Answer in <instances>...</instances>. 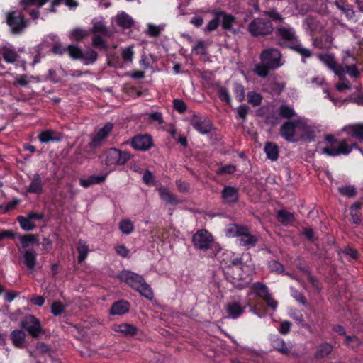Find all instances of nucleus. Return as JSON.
<instances>
[{
	"mask_svg": "<svg viewBox=\"0 0 363 363\" xmlns=\"http://www.w3.org/2000/svg\"><path fill=\"white\" fill-rule=\"evenodd\" d=\"M341 133H345L348 137L338 143V147H324L322 153L328 156L336 157L340 155H347L353 150H357L363 155V150L358 147L356 142H352L351 138L363 143V123H352L345 125Z\"/></svg>",
	"mask_w": 363,
	"mask_h": 363,
	"instance_id": "obj_1",
	"label": "nucleus"
},
{
	"mask_svg": "<svg viewBox=\"0 0 363 363\" xmlns=\"http://www.w3.org/2000/svg\"><path fill=\"white\" fill-rule=\"evenodd\" d=\"M223 270L227 279L239 289L245 287L252 279L250 274L252 269L242 262L241 257L233 258Z\"/></svg>",
	"mask_w": 363,
	"mask_h": 363,
	"instance_id": "obj_2",
	"label": "nucleus"
},
{
	"mask_svg": "<svg viewBox=\"0 0 363 363\" xmlns=\"http://www.w3.org/2000/svg\"><path fill=\"white\" fill-rule=\"evenodd\" d=\"M280 133L286 140L291 143L313 140L311 128L302 118L284 123L281 126Z\"/></svg>",
	"mask_w": 363,
	"mask_h": 363,
	"instance_id": "obj_3",
	"label": "nucleus"
},
{
	"mask_svg": "<svg viewBox=\"0 0 363 363\" xmlns=\"http://www.w3.org/2000/svg\"><path fill=\"white\" fill-rule=\"evenodd\" d=\"M118 277L121 281L126 283L147 299L153 298L154 294L150 286L140 274L129 270H123L118 274Z\"/></svg>",
	"mask_w": 363,
	"mask_h": 363,
	"instance_id": "obj_4",
	"label": "nucleus"
},
{
	"mask_svg": "<svg viewBox=\"0 0 363 363\" xmlns=\"http://www.w3.org/2000/svg\"><path fill=\"white\" fill-rule=\"evenodd\" d=\"M226 235L228 237L237 238L240 245L247 247H254L257 242V237L252 235L248 228L235 224L228 226Z\"/></svg>",
	"mask_w": 363,
	"mask_h": 363,
	"instance_id": "obj_5",
	"label": "nucleus"
},
{
	"mask_svg": "<svg viewBox=\"0 0 363 363\" xmlns=\"http://www.w3.org/2000/svg\"><path fill=\"white\" fill-rule=\"evenodd\" d=\"M6 21L13 34L18 35L27 28L28 21L18 11H9L6 14Z\"/></svg>",
	"mask_w": 363,
	"mask_h": 363,
	"instance_id": "obj_6",
	"label": "nucleus"
},
{
	"mask_svg": "<svg viewBox=\"0 0 363 363\" xmlns=\"http://www.w3.org/2000/svg\"><path fill=\"white\" fill-rule=\"evenodd\" d=\"M192 243L196 249L200 250H207L216 245L213 235L206 229L199 230L193 235Z\"/></svg>",
	"mask_w": 363,
	"mask_h": 363,
	"instance_id": "obj_7",
	"label": "nucleus"
},
{
	"mask_svg": "<svg viewBox=\"0 0 363 363\" xmlns=\"http://www.w3.org/2000/svg\"><path fill=\"white\" fill-rule=\"evenodd\" d=\"M275 34L278 39V44L281 46L289 48V45H292L298 39L295 29L289 26H278Z\"/></svg>",
	"mask_w": 363,
	"mask_h": 363,
	"instance_id": "obj_8",
	"label": "nucleus"
},
{
	"mask_svg": "<svg viewBox=\"0 0 363 363\" xmlns=\"http://www.w3.org/2000/svg\"><path fill=\"white\" fill-rule=\"evenodd\" d=\"M130 157L128 152H122L116 148H110L101 157L107 165L124 164Z\"/></svg>",
	"mask_w": 363,
	"mask_h": 363,
	"instance_id": "obj_9",
	"label": "nucleus"
},
{
	"mask_svg": "<svg viewBox=\"0 0 363 363\" xmlns=\"http://www.w3.org/2000/svg\"><path fill=\"white\" fill-rule=\"evenodd\" d=\"M248 30L254 36L265 35L272 32L273 26L269 21L257 18L249 24Z\"/></svg>",
	"mask_w": 363,
	"mask_h": 363,
	"instance_id": "obj_10",
	"label": "nucleus"
},
{
	"mask_svg": "<svg viewBox=\"0 0 363 363\" xmlns=\"http://www.w3.org/2000/svg\"><path fill=\"white\" fill-rule=\"evenodd\" d=\"M281 52L275 48L264 50L261 54L262 62L266 63L272 69L281 67L283 63L281 62Z\"/></svg>",
	"mask_w": 363,
	"mask_h": 363,
	"instance_id": "obj_11",
	"label": "nucleus"
},
{
	"mask_svg": "<svg viewBox=\"0 0 363 363\" xmlns=\"http://www.w3.org/2000/svg\"><path fill=\"white\" fill-rule=\"evenodd\" d=\"M113 128L112 123H106L102 128H99L96 133L92 136L91 140L89 143V146L91 148H96L101 145L106 140Z\"/></svg>",
	"mask_w": 363,
	"mask_h": 363,
	"instance_id": "obj_12",
	"label": "nucleus"
},
{
	"mask_svg": "<svg viewBox=\"0 0 363 363\" xmlns=\"http://www.w3.org/2000/svg\"><path fill=\"white\" fill-rule=\"evenodd\" d=\"M21 324L33 337H38L43 332L39 320L32 315L26 316Z\"/></svg>",
	"mask_w": 363,
	"mask_h": 363,
	"instance_id": "obj_13",
	"label": "nucleus"
},
{
	"mask_svg": "<svg viewBox=\"0 0 363 363\" xmlns=\"http://www.w3.org/2000/svg\"><path fill=\"white\" fill-rule=\"evenodd\" d=\"M191 125L201 134H206L211 130V123L206 118L194 114L190 119Z\"/></svg>",
	"mask_w": 363,
	"mask_h": 363,
	"instance_id": "obj_14",
	"label": "nucleus"
},
{
	"mask_svg": "<svg viewBox=\"0 0 363 363\" xmlns=\"http://www.w3.org/2000/svg\"><path fill=\"white\" fill-rule=\"evenodd\" d=\"M131 146L137 150H147L152 146V138L147 135H139L133 138Z\"/></svg>",
	"mask_w": 363,
	"mask_h": 363,
	"instance_id": "obj_15",
	"label": "nucleus"
},
{
	"mask_svg": "<svg viewBox=\"0 0 363 363\" xmlns=\"http://www.w3.org/2000/svg\"><path fill=\"white\" fill-rule=\"evenodd\" d=\"M318 58L325 65L333 70L335 74L337 75L340 79H341L344 71L342 69V68H340V66H338L335 62L333 56L330 55H320Z\"/></svg>",
	"mask_w": 363,
	"mask_h": 363,
	"instance_id": "obj_16",
	"label": "nucleus"
},
{
	"mask_svg": "<svg viewBox=\"0 0 363 363\" xmlns=\"http://www.w3.org/2000/svg\"><path fill=\"white\" fill-rule=\"evenodd\" d=\"M225 308L229 317L233 319L239 318L245 310V306H242L238 301L230 302L225 305Z\"/></svg>",
	"mask_w": 363,
	"mask_h": 363,
	"instance_id": "obj_17",
	"label": "nucleus"
},
{
	"mask_svg": "<svg viewBox=\"0 0 363 363\" xmlns=\"http://www.w3.org/2000/svg\"><path fill=\"white\" fill-rule=\"evenodd\" d=\"M115 21L117 25L123 29L130 28L134 24L133 18L124 11L119 12L116 16Z\"/></svg>",
	"mask_w": 363,
	"mask_h": 363,
	"instance_id": "obj_18",
	"label": "nucleus"
},
{
	"mask_svg": "<svg viewBox=\"0 0 363 363\" xmlns=\"http://www.w3.org/2000/svg\"><path fill=\"white\" fill-rule=\"evenodd\" d=\"M222 198L226 203H235L238 199V190L231 186H225L222 191Z\"/></svg>",
	"mask_w": 363,
	"mask_h": 363,
	"instance_id": "obj_19",
	"label": "nucleus"
},
{
	"mask_svg": "<svg viewBox=\"0 0 363 363\" xmlns=\"http://www.w3.org/2000/svg\"><path fill=\"white\" fill-rule=\"evenodd\" d=\"M271 342L273 348L283 354H288L291 350V347L288 346L281 337L275 336L272 338Z\"/></svg>",
	"mask_w": 363,
	"mask_h": 363,
	"instance_id": "obj_20",
	"label": "nucleus"
},
{
	"mask_svg": "<svg viewBox=\"0 0 363 363\" xmlns=\"http://www.w3.org/2000/svg\"><path fill=\"white\" fill-rule=\"evenodd\" d=\"M113 330L126 336L135 335L138 332V328L135 325L129 323L116 324L113 325Z\"/></svg>",
	"mask_w": 363,
	"mask_h": 363,
	"instance_id": "obj_21",
	"label": "nucleus"
},
{
	"mask_svg": "<svg viewBox=\"0 0 363 363\" xmlns=\"http://www.w3.org/2000/svg\"><path fill=\"white\" fill-rule=\"evenodd\" d=\"M158 192L160 198L167 203L175 206L179 203L178 199L167 188L161 186L158 189Z\"/></svg>",
	"mask_w": 363,
	"mask_h": 363,
	"instance_id": "obj_22",
	"label": "nucleus"
},
{
	"mask_svg": "<svg viewBox=\"0 0 363 363\" xmlns=\"http://www.w3.org/2000/svg\"><path fill=\"white\" fill-rule=\"evenodd\" d=\"M130 308L129 303L125 301H119L114 303L110 310L111 315H121L126 313Z\"/></svg>",
	"mask_w": 363,
	"mask_h": 363,
	"instance_id": "obj_23",
	"label": "nucleus"
},
{
	"mask_svg": "<svg viewBox=\"0 0 363 363\" xmlns=\"http://www.w3.org/2000/svg\"><path fill=\"white\" fill-rule=\"evenodd\" d=\"M27 191L29 193L32 194H41L43 191V184L42 179L40 176L38 174H35L33 176L31 179V182L28 187L27 188Z\"/></svg>",
	"mask_w": 363,
	"mask_h": 363,
	"instance_id": "obj_24",
	"label": "nucleus"
},
{
	"mask_svg": "<svg viewBox=\"0 0 363 363\" xmlns=\"http://www.w3.org/2000/svg\"><path fill=\"white\" fill-rule=\"evenodd\" d=\"M106 178V175H91L87 179H81L79 183L84 188H88L91 185L102 183Z\"/></svg>",
	"mask_w": 363,
	"mask_h": 363,
	"instance_id": "obj_25",
	"label": "nucleus"
},
{
	"mask_svg": "<svg viewBox=\"0 0 363 363\" xmlns=\"http://www.w3.org/2000/svg\"><path fill=\"white\" fill-rule=\"evenodd\" d=\"M90 35V31L80 28H75L69 33V38L72 40L82 41Z\"/></svg>",
	"mask_w": 363,
	"mask_h": 363,
	"instance_id": "obj_26",
	"label": "nucleus"
},
{
	"mask_svg": "<svg viewBox=\"0 0 363 363\" xmlns=\"http://www.w3.org/2000/svg\"><path fill=\"white\" fill-rule=\"evenodd\" d=\"M264 152L267 158L272 161H276L279 157V147L275 143L268 142L264 146Z\"/></svg>",
	"mask_w": 363,
	"mask_h": 363,
	"instance_id": "obj_27",
	"label": "nucleus"
},
{
	"mask_svg": "<svg viewBox=\"0 0 363 363\" xmlns=\"http://www.w3.org/2000/svg\"><path fill=\"white\" fill-rule=\"evenodd\" d=\"M11 337L13 345L19 348H22L25 345L26 334L21 330H13L11 334Z\"/></svg>",
	"mask_w": 363,
	"mask_h": 363,
	"instance_id": "obj_28",
	"label": "nucleus"
},
{
	"mask_svg": "<svg viewBox=\"0 0 363 363\" xmlns=\"http://www.w3.org/2000/svg\"><path fill=\"white\" fill-rule=\"evenodd\" d=\"M98 58L97 52L91 49H86L84 52L83 51L81 60L85 65H89L94 64Z\"/></svg>",
	"mask_w": 363,
	"mask_h": 363,
	"instance_id": "obj_29",
	"label": "nucleus"
},
{
	"mask_svg": "<svg viewBox=\"0 0 363 363\" xmlns=\"http://www.w3.org/2000/svg\"><path fill=\"white\" fill-rule=\"evenodd\" d=\"M0 52L5 61L8 63L15 62L18 57V55L16 51L9 48L4 47Z\"/></svg>",
	"mask_w": 363,
	"mask_h": 363,
	"instance_id": "obj_30",
	"label": "nucleus"
},
{
	"mask_svg": "<svg viewBox=\"0 0 363 363\" xmlns=\"http://www.w3.org/2000/svg\"><path fill=\"white\" fill-rule=\"evenodd\" d=\"M218 16L220 18L223 29L230 30L235 21V17L223 11L218 12Z\"/></svg>",
	"mask_w": 363,
	"mask_h": 363,
	"instance_id": "obj_31",
	"label": "nucleus"
},
{
	"mask_svg": "<svg viewBox=\"0 0 363 363\" xmlns=\"http://www.w3.org/2000/svg\"><path fill=\"white\" fill-rule=\"evenodd\" d=\"M289 48L301 55L303 57H310L312 55V52L303 46L298 39L292 45H289Z\"/></svg>",
	"mask_w": 363,
	"mask_h": 363,
	"instance_id": "obj_32",
	"label": "nucleus"
},
{
	"mask_svg": "<svg viewBox=\"0 0 363 363\" xmlns=\"http://www.w3.org/2000/svg\"><path fill=\"white\" fill-rule=\"evenodd\" d=\"M333 347L329 343H323L320 345L315 354L317 359H321L329 355L333 351Z\"/></svg>",
	"mask_w": 363,
	"mask_h": 363,
	"instance_id": "obj_33",
	"label": "nucleus"
},
{
	"mask_svg": "<svg viewBox=\"0 0 363 363\" xmlns=\"http://www.w3.org/2000/svg\"><path fill=\"white\" fill-rule=\"evenodd\" d=\"M252 288L254 289L255 294L262 299L265 298L270 294L269 293L267 286L260 282L254 283Z\"/></svg>",
	"mask_w": 363,
	"mask_h": 363,
	"instance_id": "obj_34",
	"label": "nucleus"
},
{
	"mask_svg": "<svg viewBox=\"0 0 363 363\" xmlns=\"http://www.w3.org/2000/svg\"><path fill=\"white\" fill-rule=\"evenodd\" d=\"M25 263L30 269L34 268L36 264V254L33 250H26L23 254Z\"/></svg>",
	"mask_w": 363,
	"mask_h": 363,
	"instance_id": "obj_35",
	"label": "nucleus"
},
{
	"mask_svg": "<svg viewBox=\"0 0 363 363\" xmlns=\"http://www.w3.org/2000/svg\"><path fill=\"white\" fill-rule=\"evenodd\" d=\"M277 218L279 222L286 225L291 223L294 221V216L292 213L281 210L279 211V212L277 213Z\"/></svg>",
	"mask_w": 363,
	"mask_h": 363,
	"instance_id": "obj_36",
	"label": "nucleus"
},
{
	"mask_svg": "<svg viewBox=\"0 0 363 363\" xmlns=\"http://www.w3.org/2000/svg\"><path fill=\"white\" fill-rule=\"evenodd\" d=\"M67 52L72 59L81 60L83 50L79 46L69 45L67 47Z\"/></svg>",
	"mask_w": 363,
	"mask_h": 363,
	"instance_id": "obj_37",
	"label": "nucleus"
},
{
	"mask_svg": "<svg viewBox=\"0 0 363 363\" xmlns=\"http://www.w3.org/2000/svg\"><path fill=\"white\" fill-rule=\"evenodd\" d=\"M21 227L22 229L30 231L33 230L35 228V225L33 223V222L30 220L27 216H18L17 218Z\"/></svg>",
	"mask_w": 363,
	"mask_h": 363,
	"instance_id": "obj_38",
	"label": "nucleus"
},
{
	"mask_svg": "<svg viewBox=\"0 0 363 363\" xmlns=\"http://www.w3.org/2000/svg\"><path fill=\"white\" fill-rule=\"evenodd\" d=\"M77 250L79 252L78 261L82 262L87 257L89 248L85 242L80 240L77 245Z\"/></svg>",
	"mask_w": 363,
	"mask_h": 363,
	"instance_id": "obj_39",
	"label": "nucleus"
},
{
	"mask_svg": "<svg viewBox=\"0 0 363 363\" xmlns=\"http://www.w3.org/2000/svg\"><path fill=\"white\" fill-rule=\"evenodd\" d=\"M119 229L125 234H130L133 230L134 226L132 221L130 219H123L119 223Z\"/></svg>",
	"mask_w": 363,
	"mask_h": 363,
	"instance_id": "obj_40",
	"label": "nucleus"
},
{
	"mask_svg": "<svg viewBox=\"0 0 363 363\" xmlns=\"http://www.w3.org/2000/svg\"><path fill=\"white\" fill-rule=\"evenodd\" d=\"M340 68H342V69L344 71L342 77H344L345 74H347L351 77L354 78H357L360 75V72L357 68V64L346 67L340 66Z\"/></svg>",
	"mask_w": 363,
	"mask_h": 363,
	"instance_id": "obj_41",
	"label": "nucleus"
},
{
	"mask_svg": "<svg viewBox=\"0 0 363 363\" xmlns=\"http://www.w3.org/2000/svg\"><path fill=\"white\" fill-rule=\"evenodd\" d=\"M338 190L342 195L349 198H353L357 195V190L354 186H341Z\"/></svg>",
	"mask_w": 363,
	"mask_h": 363,
	"instance_id": "obj_42",
	"label": "nucleus"
},
{
	"mask_svg": "<svg viewBox=\"0 0 363 363\" xmlns=\"http://www.w3.org/2000/svg\"><path fill=\"white\" fill-rule=\"evenodd\" d=\"M356 58L350 53L349 51H344L342 54V62L338 66L346 67L352 65L357 64Z\"/></svg>",
	"mask_w": 363,
	"mask_h": 363,
	"instance_id": "obj_43",
	"label": "nucleus"
},
{
	"mask_svg": "<svg viewBox=\"0 0 363 363\" xmlns=\"http://www.w3.org/2000/svg\"><path fill=\"white\" fill-rule=\"evenodd\" d=\"M164 30V26H156L152 23L147 24V35L150 37H157L160 33Z\"/></svg>",
	"mask_w": 363,
	"mask_h": 363,
	"instance_id": "obj_44",
	"label": "nucleus"
},
{
	"mask_svg": "<svg viewBox=\"0 0 363 363\" xmlns=\"http://www.w3.org/2000/svg\"><path fill=\"white\" fill-rule=\"evenodd\" d=\"M134 51L132 46L123 48L121 49V56L125 62L130 63L133 61Z\"/></svg>",
	"mask_w": 363,
	"mask_h": 363,
	"instance_id": "obj_45",
	"label": "nucleus"
},
{
	"mask_svg": "<svg viewBox=\"0 0 363 363\" xmlns=\"http://www.w3.org/2000/svg\"><path fill=\"white\" fill-rule=\"evenodd\" d=\"M233 91L238 101L242 102L245 99V89L242 84L235 83L233 85Z\"/></svg>",
	"mask_w": 363,
	"mask_h": 363,
	"instance_id": "obj_46",
	"label": "nucleus"
},
{
	"mask_svg": "<svg viewBox=\"0 0 363 363\" xmlns=\"http://www.w3.org/2000/svg\"><path fill=\"white\" fill-rule=\"evenodd\" d=\"M279 115L282 118H291L296 116V113L291 107L287 105H281L279 108Z\"/></svg>",
	"mask_w": 363,
	"mask_h": 363,
	"instance_id": "obj_47",
	"label": "nucleus"
},
{
	"mask_svg": "<svg viewBox=\"0 0 363 363\" xmlns=\"http://www.w3.org/2000/svg\"><path fill=\"white\" fill-rule=\"evenodd\" d=\"M218 93L220 99L226 102L228 104H231V97L229 91L224 86H219L218 88Z\"/></svg>",
	"mask_w": 363,
	"mask_h": 363,
	"instance_id": "obj_48",
	"label": "nucleus"
},
{
	"mask_svg": "<svg viewBox=\"0 0 363 363\" xmlns=\"http://www.w3.org/2000/svg\"><path fill=\"white\" fill-rule=\"evenodd\" d=\"M23 247H28L32 244H38V238L35 235H27L20 238Z\"/></svg>",
	"mask_w": 363,
	"mask_h": 363,
	"instance_id": "obj_49",
	"label": "nucleus"
},
{
	"mask_svg": "<svg viewBox=\"0 0 363 363\" xmlns=\"http://www.w3.org/2000/svg\"><path fill=\"white\" fill-rule=\"evenodd\" d=\"M248 102L254 106H259L262 103V96L256 92L251 91L247 94Z\"/></svg>",
	"mask_w": 363,
	"mask_h": 363,
	"instance_id": "obj_50",
	"label": "nucleus"
},
{
	"mask_svg": "<svg viewBox=\"0 0 363 363\" xmlns=\"http://www.w3.org/2000/svg\"><path fill=\"white\" fill-rule=\"evenodd\" d=\"M48 0H21V4L23 6V9L31 5H35L38 7L43 6Z\"/></svg>",
	"mask_w": 363,
	"mask_h": 363,
	"instance_id": "obj_51",
	"label": "nucleus"
},
{
	"mask_svg": "<svg viewBox=\"0 0 363 363\" xmlns=\"http://www.w3.org/2000/svg\"><path fill=\"white\" fill-rule=\"evenodd\" d=\"M269 69H272L266 63L262 62V64L256 65L255 72L259 77H265L268 74Z\"/></svg>",
	"mask_w": 363,
	"mask_h": 363,
	"instance_id": "obj_52",
	"label": "nucleus"
},
{
	"mask_svg": "<svg viewBox=\"0 0 363 363\" xmlns=\"http://www.w3.org/2000/svg\"><path fill=\"white\" fill-rule=\"evenodd\" d=\"M90 33H101L106 34V29L104 24L101 21H94L93 22V26L91 29L89 30Z\"/></svg>",
	"mask_w": 363,
	"mask_h": 363,
	"instance_id": "obj_53",
	"label": "nucleus"
},
{
	"mask_svg": "<svg viewBox=\"0 0 363 363\" xmlns=\"http://www.w3.org/2000/svg\"><path fill=\"white\" fill-rule=\"evenodd\" d=\"M92 45L93 46L100 49L106 50L107 48V45L104 39L101 36L97 35H95L93 37Z\"/></svg>",
	"mask_w": 363,
	"mask_h": 363,
	"instance_id": "obj_54",
	"label": "nucleus"
},
{
	"mask_svg": "<svg viewBox=\"0 0 363 363\" xmlns=\"http://www.w3.org/2000/svg\"><path fill=\"white\" fill-rule=\"evenodd\" d=\"M215 18L213 20H211L206 26L205 28L206 31H213L218 28V23L220 21V18L218 16V12L215 13Z\"/></svg>",
	"mask_w": 363,
	"mask_h": 363,
	"instance_id": "obj_55",
	"label": "nucleus"
},
{
	"mask_svg": "<svg viewBox=\"0 0 363 363\" xmlns=\"http://www.w3.org/2000/svg\"><path fill=\"white\" fill-rule=\"evenodd\" d=\"M64 310H65V306L60 301H55L51 306V312L55 315H61L63 313Z\"/></svg>",
	"mask_w": 363,
	"mask_h": 363,
	"instance_id": "obj_56",
	"label": "nucleus"
},
{
	"mask_svg": "<svg viewBox=\"0 0 363 363\" xmlns=\"http://www.w3.org/2000/svg\"><path fill=\"white\" fill-rule=\"evenodd\" d=\"M269 268L272 272L281 274L284 272V266L279 262L272 260L269 262Z\"/></svg>",
	"mask_w": 363,
	"mask_h": 363,
	"instance_id": "obj_57",
	"label": "nucleus"
},
{
	"mask_svg": "<svg viewBox=\"0 0 363 363\" xmlns=\"http://www.w3.org/2000/svg\"><path fill=\"white\" fill-rule=\"evenodd\" d=\"M53 134L51 130H45L39 135V140L42 143H48L54 140Z\"/></svg>",
	"mask_w": 363,
	"mask_h": 363,
	"instance_id": "obj_58",
	"label": "nucleus"
},
{
	"mask_svg": "<svg viewBox=\"0 0 363 363\" xmlns=\"http://www.w3.org/2000/svg\"><path fill=\"white\" fill-rule=\"evenodd\" d=\"M173 104L174 109L179 112L180 113L185 112V111L186 110V105L185 102L182 99H174L173 101Z\"/></svg>",
	"mask_w": 363,
	"mask_h": 363,
	"instance_id": "obj_59",
	"label": "nucleus"
},
{
	"mask_svg": "<svg viewBox=\"0 0 363 363\" xmlns=\"http://www.w3.org/2000/svg\"><path fill=\"white\" fill-rule=\"evenodd\" d=\"M28 84V77L25 74L23 75H16L15 77V81L13 82V86H16L17 85H21L23 86H26Z\"/></svg>",
	"mask_w": 363,
	"mask_h": 363,
	"instance_id": "obj_60",
	"label": "nucleus"
},
{
	"mask_svg": "<svg viewBox=\"0 0 363 363\" xmlns=\"http://www.w3.org/2000/svg\"><path fill=\"white\" fill-rule=\"evenodd\" d=\"M264 16H269L274 21H282L283 18L281 15L278 13L275 9H271L269 11H263Z\"/></svg>",
	"mask_w": 363,
	"mask_h": 363,
	"instance_id": "obj_61",
	"label": "nucleus"
},
{
	"mask_svg": "<svg viewBox=\"0 0 363 363\" xmlns=\"http://www.w3.org/2000/svg\"><path fill=\"white\" fill-rule=\"evenodd\" d=\"M291 323L289 321H282L280 323L279 332L283 335H286L290 332Z\"/></svg>",
	"mask_w": 363,
	"mask_h": 363,
	"instance_id": "obj_62",
	"label": "nucleus"
},
{
	"mask_svg": "<svg viewBox=\"0 0 363 363\" xmlns=\"http://www.w3.org/2000/svg\"><path fill=\"white\" fill-rule=\"evenodd\" d=\"M342 82L336 84L335 87L338 91H342L345 89H350L351 88L350 83L345 79L341 77Z\"/></svg>",
	"mask_w": 363,
	"mask_h": 363,
	"instance_id": "obj_63",
	"label": "nucleus"
},
{
	"mask_svg": "<svg viewBox=\"0 0 363 363\" xmlns=\"http://www.w3.org/2000/svg\"><path fill=\"white\" fill-rule=\"evenodd\" d=\"M148 119L150 121H157L159 124L164 123L162 115L160 112H154L149 114Z\"/></svg>",
	"mask_w": 363,
	"mask_h": 363,
	"instance_id": "obj_64",
	"label": "nucleus"
}]
</instances>
